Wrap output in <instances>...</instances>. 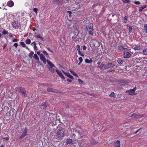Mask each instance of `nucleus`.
<instances>
[{
  "label": "nucleus",
  "instance_id": "f257e3e1",
  "mask_svg": "<svg viewBox=\"0 0 147 147\" xmlns=\"http://www.w3.org/2000/svg\"><path fill=\"white\" fill-rule=\"evenodd\" d=\"M47 62L48 65L46 66L49 70L52 73H54L55 69L53 67H55V66L48 59L47 60Z\"/></svg>",
  "mask_w": 147,
  "mask_h": 147
},
{
  "label": "nucleus",
  "instance_id": "f03ea898",
  "mask_svg": "<svg viewBox=\"0 0 147 147\" xmlns=\"http://www.w3.org/2000/svg\"><path fill=\"white\" fill-rule=\"evenodd\" d=\"M86 28L89 32V34L91 35H93L92 31L94 30L93 28V25L90 22L86 23Z\"/></svg>",
  "mask_w": 147,
  "mask_h": 147
},
{
  "label": "nucleus",
  "instance_id": "7ed1b4c3",
  "mask_svg": "<svg viewBox=\"0 0 147 147\" xmlns=\"http://www.w3.org/2000/svg\"><path fill=\"white\" fill-rule=\"evenodd\" d=\"M65 131V129L64 128H61L60 129L58 132V138H60L64 136V132Z\"/></svg>",
  "mask_w": 147,
  "mask_h": 147
},
{
  "label": "nucleus",
  "instance_id": "20e7f679",
  "mask_svg": "<svg viewBox=\"0 0 147 147\" xmlns=\"http://www.w3.org/2000/svg\"><path fill=\"white\" fill-rule=\"evenodd\" d=\"M143 115H140V114L133 113L131 116V117L133 118L139 119L143 117Z\"/></svg>",
  "mask_w": 147,
  "mask_h": 147
},
{
  "label": "nucleus",
  "instance_id": "39448f33",
  "mask_svg": "<svg viewBox=\"0 0 147 147\" xmlns=\"http://www.w3.org/2000/svg\"><path fill=\"white\" fill-rule=\"evenodd\" d=\"M115 65L114 62L112 63H108L107 65H106L104 66V69L109 68L111 67H113Z\"/></svg>",
  "mask_w": 147,
  "mask_h": 147
},
{
  "label": "nucleus",
  "instance_id": "423d86ee",
  "mask_svg": "<svg viewBox=\"0 0 147 147\" xmlns=\"http://www.w3.org/2000/svg\"><path fill=\"white\" fill-rule=\"evenodd\" d=\"M12 25L16 29H18L19 28L20 24L18 21H14L12 23Z\"/></svg>",
  "mask_w": 147,
  "mask_h": 147
},
{
  "label": "nucleus",
  "instance_id": "0eeeda50",
  "mask_svg": "<svg viewBox=\"0 0 147 147\" xmlns=\"http://www.w3.org/2000/svg\"><path fill=\"white\" fill-rule=\"evenodd\" d=\"M40 60L43 61L44 64H45L46 63V58L42 54H41L40 56Z\"/></svg>",
  "mask_w": 147,
  "mask_h": 147
},
{
  "label": "nucleus",
  "instance_id": "6e6552de",
  "mask_svg": "<svg viewBox=\"0 0 147 147\" xmlns=\"http://www.w3.org/2000/svg\"><path fill=\"white\" fill-rule=\"evenodd\" d=\"M136 89V88L135 87L134 88L132 89H130L128 90L127 92H128L130 95H132Z\"/></svg>",
  "mask_w": 147,
  "mask_h": 147
},
{
  "label": "nucleus",
  "instance_id": "1a4fd4ad",
  "mask_svg": "<svg viewBox=\"0 0 147 147\" xmlns=\"http://www.w3.org/2000/svg\"><path fill=\"white\" fill-rule=\"evenodd\" d=\"M123 57L124 58H128L131 56V54L128 52H124Z\"/></svg>",
  "mask_w": 147,
  "mask_h": 147
},
{
  "label": "nucleus",
  "instance_id": "9d476101",
  "mask_svg": "<svg viewBox=\"0 0 147 147\" xmlns=\"http://www.w3.org/2000/svg\"><path fill=\"white\" fill-rule=\"evenodd\" d=\"M57 73L58 74L59 76L63 79H65V77L62 74V73L61 72L59 71L57 69H56L55 70Z\"/></svg>",
  "mask_w": 147,
  "mask_h": 147
},
{
  "label": "nucleus",
  "instance_id": "9b49d317",
  "mask_svg": "<svg viewBox=\"0 0 147 147\" xmlns=\"http://www.w3.org/2000/svg\"><path fill=\"white\" fill-rule=\"evenodd\" d=\"M62 71L68 77L70 78L71 79H74L73 77L69 73H66L64 71L62 70Z\"/></svg>",
  "mask_w": 147,
  "mask_h": 147
},
{
  "label": "nucleus",
  "instance_id": "f8f14e48",
  "mask_svg": "<svg viewBox=\"0 0 147 147\" xmlns=\"http://www.w3.org/2000/svg\"><path fill=\"white\" fill-rule=\"evenodd\" d=\"M66 142L67 144H73L74 143V141L73 140L69 138L67 139Z\"/></svg>",
  "mask_w": 147,
  "mask_h": 147
},
{
  "label": "nucleus",
  "instance_id": "ddd939ff",
  "mask_svg": "<svg viewBox=\"0 0 147 147\" xmlns=\"http://www.w3.org/2000/svg\"><path fill=\"white\" fill-rule=\"evenodd\" d=\"M53 2L56 4H61L62 3V1L61 0H53Z\"/></svg>",
  "mask_w": 147,
  "mask_h": 147
},
{
  "label": "nucleus",
  "instance_id": "4468645a",
  "mask_svg": "<svg viewBox=\"0 0 147 147\" xmlns=\"http://www.w3.org/2000/svg\"><path fill=\"white\" fill-rule=\"evenodd\" d=\"M120 141L119 140H117L114 144L115 147H120Z\"/></svg>",
  "mask_w": 147,
  "mask_h": 147
},
{
  "label": "nucleus",
  "instance_id": "2eb2a0df",
  "mask_svg": "<svg viewBox=\"0 0 147 147\" xmlns=\"http://www.w3.org/2000/svg\"><path fill=\"white\" fill-rule=\"evenodd\" d=\"M14 5V3L12 1H9L7 3V5L8 6L10 7H12Z\"/></svg>",
  "mask_w": 147,
  "mask_h": 147
},
{
  "label": "nucleus",
  "instance_id": "dca6fc26",
  "mask_svg": "<svg viewBox=\"0 0 147 147\" xmlns=\"http://www.w3.org/2000/svg\"><path fill=\"white\" fill-rule=\"evenodd\" d=\"M90 142L91 144L93 145H95L98 143V142L94 139H92L91 140Z\"/></svg>",
  "mask_w": 147,
  "mask_h": 147
},
{
  "label": "nucleus",
  "instance_id": "f3484780",
  "mask_svg": "<svg viewBox=\"0 0 147 147\" xmlns=\"http://www.w3.org/2000/svg\"><path fill=\"white\" fill-rule=\"evenodd\" d=\"M118 49L119 50H127L128 49L127 48H124L122 46H119L118 47Z\"/></svg>",
  "mask_w": 147,
  "mask_h": 147
},
{
  "label": "nucleus",
  "instance_id": "a211bd4d",
  "mask_svg": "<svg viewBox=\"0 0 147 147\" xmlns=\"http://www.w3.org/2000/svg\"><path fill=\"white\" fill-rule=\"evenodd\" d=\"M47 105V104L45 103L43 105L41 106V108L42 109H46V107Z\"/></svg>",
  "mask_w": 147,
  "mask_h": 147
},
{
  "label": "nucleus",
  "instance_id": "6ab92c4d",
  "mask_svg": "<svg viewBox=\"0 0 147 147\" xmlns=\"http://www.w3.org/2000/svg\"><path fill=\"white\" fill-rule=\"evenodd\" d=\"M34 58L35 59V60H36L37 61L39 60V57L38 55H37V54L36 53H35L34 55L33 56Z\"/></svg>",
  "mask_w": 147,
  "mask_h": 147
},
{
  "label": "nucleus",
  "instance_id": "aec40b11",
  "mask_svg": "<svg viewBox=\"0 0 147 147\" xmlns=\"http://www.w3.org/2000/svg\"><path fill=\"white\" fill-rule=\"evenodd\" d=\"M67 13H69V16H74L75 14V12H73L72 11H67Z\"/></svg>",
  "mask_w": 147,
  "mask_h": 147
},
{
  "label": "nucleus",
  "instance_id": "412c9836",
  "mask_svg": "<svg viewBox=\"0 0 147 147\" xmlns=\"http://www.w3.org/2000/svg\"><path fill=\"white\" fill-rule=\"evenodd\" d=\"M54 90L53 88H48L47 89V91L49 92H54Z\"/></svg>",
  "mask_w": 147,
  "mask_h": 147
},
{
  "label": "nucleus",
  "instance_id": "4be33fe9",
  "mask_svg": "<svg viewBox=\"0 0 147 147\" xmlns=\"http://www.w3.org/2000/svg\"><path fill=\"white\" fill-rule=\"evenodd\" d=\"M27 128L26 127H25L24 129V131H23V133L25 134H26V135H27Z\"/></svg>",
  "mask_w": 147,
  "mask_h": 147
},
{
  "label": "nucleus",
  "instance_id": "5701e85b",
  "mask_svg": "<svg viewBox=\"0 0 147 147\" xmlns=\"http://www.w3.org/2000/svg\"><path fill=\"white\" fill-rule=\"evenodd\" d=\"M92 61V60L91 59L90 60H89L87 59H86L85 60V62L88 63H90Z\"/></svg>",
  "mask_w": 147,
  "mask_h": 147
},
{
  "label": "nucleus",
  "instance_id": "b1692460",
  "mask_svg": "<svg viewBox=\"0 0 147 147\" xmlns=\"http://www.w3.org/2000/svg\"><path fill=\"white\" fill-rule=\"evenodd\" d=\"M22 96H24V97H26V92L25 91H22Z\"/></svg>",
  "mask_w": 147,
  "mask_h": 147
},
{
  "label": "nucleus",
  "instance_id": "393cba45",
  "mask_svg": "<svg viewBox=\"0 0 147 147\" xmlns=\"http://www.w3.org/2000/svg\"><path fill=\"white\" fill-rule=\"evenodd\" d=\"M134 49L135 50H139L141 49V47L139 46H136Z\"/></svg>",
  "mask_w": 147,
  "mask_h": 147
},
{
  "label": "nucleus",
  "instance_id": "a878e982",
  "mask_svg": "<svg viewBox=\"0 0 147 147\" xmlns=\"http://www.w3.org/2000/svg\"><path fill=\"white\" fill-rule=\"evenodd\" d=\"M33 54L34 52L33 51H32L31 52H30V53L29 54L28 56L30 58H32Z\"/></svg>",
  "mask_w": 147,
  "mask_h": 147
},
{
  "label": "nucleus",
  "instance_id": "bb28decb",
  "mask_svg": "<svg viewBox=\"0 0 147 147\" xmlns=\"http://www.w3.org/2000/svg\"><path fill=\"white\" fill-rule=\"evenodd\" d=\"M25 42L26 44L29 45L31 43V40L30 39H27L26 40Z\"/></svg>",
  "mask_w": 147,
  "mask_h": 147
},
{
  "label": "nucleus",
  "instance_id": "cd10ccee",
  "mask_svg": "<svg viewBox=\"0 0 147 147\" xmlns=\"http://www.w3.org/2000/svg\"><path fill=\"white\" fill-rule=\"evenodd\" d=\"M127 16H125L124 18V21L123 22L125 24H126L127 22Z\"/></svg>",
  "mask_w": 147,
  "mask_h": 147
},
{
  "label": "nucleus",
  "instance_id": "c85d7f7f",
  "mask_svg": "<svg viewBox=\"0 0 147 147\" xmlns=\"http://www.w3.org/2000/svg\"><path fill=\"white\" fill-rule=\"evenodd\" d=\"M109 96L111 97H115V94L113 92H112L111 94L109 95Z\"/></svg>",
  "mask_w": 147,
  "mask_h": 147
},
{
  "label": "nucleus",
  "instance_id": "c756f323",
  "mask_svg": "<svg viewBox=\"0 0 147 147\" xmlns=\"http://www.w3.org/2000/svg\"><path fill=\"white\" fill-rule=\"evenodd\" d=\"M20 45L22 46L23 47H26V45L24 42H20Z\"/></svg>",
  "mask_w": 147,
  "mask_h": 147
},
{
  "label": "nucleus",
  "instance_id": "7c9ffc66",
  "mask_svg": "<svg viewBox=\"0 0 147 147\" xmlns=\"http://www.w3.org/2000/svg\"><path fill=\"white\" fill-rule=\"evenodd\" d=\"M123 2L125 3H130V0H122Z\"/></svg>",
  "mask_w": 147,
  "mask_h": 147
},
{
  "label": "nucleus",
  "instance_id": "2f4dec72",
  "mask_svg": "<svg viewBox=\"0 0 147 147\" xmlns=\"http://www.w3.org/2000/svg\"><path fill=\"white\" fill-rule=\"evenodd\" d=\"M146 5H144L143 6H141L139 9H144L146 7Z\"/></svg>",
  "mask_w": 147,
  "mask_h": 147
},
{
  "label": "nucleus",
  "instance_id": "473e14b6",
  "mask_svg": "<svg viewBox=\"0 0 147 147\" xmlns=\"http://www.w3.org/2000/svg\"><path fill=\"white\" fill-rule=\"evenodd\" d=\"M143 53L144 55H147V49H144L143 51Z\"/></svg>",
  "mask_w": 147,
  "mask_h": 147
},
{
  "label": "nucleus",
  "instance_id": "72a5a7b5",
  "mask_svg": "<svg viewBox=\"0 0 147 147\" xmlns=\"http://www.w3.org/2000/svg\"><path fill=\"white\" fill-rule=\"evenodd\" d=\"M36 43H34V50H38V48L36 46Z\"/></svg>",
  "mask_w": 147,
  "mask_h": 147
},
{
  "label": "nucleus",
  "instance_id": "f704fd0d",
  "mask_svg": "<svg viewBox=\"0 0 147 147\" xmlns=\"http://www.w3.org/2000/svg\"><path fill=\"white\" fill-rule=\"evenodd\" d=\"M26 136V134H24L23 133L22 134L20 137V138L21 139H22L23 138H24L25 136Z\"/></svg>",
  "mask_w": 147,
  "mask_h": 147
},
{
  "label": "nucleus",
  "instance_id": "c9c22d12",
  "mask_svg": "<svg viewBox=\"0 0 147 147\" xmlns=\"http://www.w3.org/2000/svg\"><path fill=\"white\" fill-rule=\"evenodd\" d=\"M69 71L71 74H72L73 75L75 76H77V74H76L74 72H73L72 70L71 69H69Z\"/></svg>",
  "mask_w": 147,
  "mask_h": 147
},
{
  "label": "nucleus",
  "instance_id": "e433bc0d",
  "mask_svg": "<svg viewBox=\"0 0 147 147\" xmlns=\"http://www.w3.org/2000/svg\"><path fill=\"white\" fill-rule=\"evenodd\" d=\"M117 62L121 64L123 63L122 60L121 59H119L117 60Z\"/></svg>",
  "mask_w": 147,
  "mask_h": 147
},
{
  "label": "nucleus",
  "instance_id": "4c0bfd02",
  "mask_svg": "<svg viewBox=\"0 0 147 147\" xmlns=\"http://www.w3.org/2000/svg\"><path fill=\"white\" fill-rule=\"evenodd\" d=\"M78 80L80 84H82L83 83H84V82L80 79H78Z\"/></svg>",
  "mask_w": 147,
  "mask_h": 147
},
{
  "label": "nucleus",
  "instance_id": "58836bf2",
  "mask_svg": "<svg viewBox=\"0 0 147 147\" xmlns=\"http://www.w3.org/2000/svg\"><path fill=\"white\" fill-rule=\"evenodd\" d=\"M104 63H102L100 66V67L101 68H103V67H104V66H105V64H103Z\"/></svg>",
  "mask_w": 147,
  "mask_h": 147
},
{
  "label": "nucleus",
  "instance_id": "ea45409f",
  "mask_svg": "<svg viewBox=\"0 0 147 147\" xmlns=\"http://www.w3.org/2000/svg\"><path fill=\"white\" fill-rule=\"evenodd\" d=\"M35 37H36V38H41L42 37V36H40V34H39L37 35H35Z\"/></svg>",
  "mask_w": 147,
  "mask_h": 147
},
{
  "label": "nucleus",
  "instance_id": "a19ab883",
  "mask_svg": "<svg viewBox=\"0 0 147 147\" xmlns=\"http://www.w3.org/2000/svg\"><path fill=\"white\" fill-rule=\"evenodd\" d=\"M49 120L51 122H53L54 121V119L53 117H51L50 119V120Z\"/></svg>",
  "mask_w": 147,
  "mask_h": 147
},
{
  "label": "nucleus",
  "instance_id": "79ce46f5",
  "mask_svg": "<svg viewBox=\"0 0 147 147\" xmlns=\"http://www.w3.org/2000/svg\"><path fill=\"white\" fill-rule=\"evenodd\" d=\"M132 27L131 26H129V32H131L132 31Z\"/></svg>",
  "mask_w": 147,
  "mask_h": 147
},
{
  "label": "nucleus",
  "instance_id": "37998d69",
  "mask_svg": "<svg viewBox=\"0 0 147 147\" xmlns=\"http://www.w3.org/2000/svg\"><path fill=\"white\" fill-rule=\"evenodd\" d=\"M43 51V53L45 55H49L48 53L46 51Z\"/></svg>",
  "mask_w": 147,
  "mask_h": 147
},
{
  "label": "nucleus",
  "instance_id": "c03bdc74",
  "mask_svg": "<svg viewBox=\"0 0 147 147\" xmlns=\"http://www.w3.org/2000/svg\"><path fill=\"white\" fill-rule=\"evenodd\" d=\"M79 59L80 61V63H82L83 61V59L81 57H79Z\"/></svg>",
  "mask_w": 147,
  "mask_h": 147
},
{
  "label": "nucleus",
  "instance_id": "a18cd8bd",
  "mask_svg": "<svg viewBox=\"0 0 147 147\" xmlns=\"http://www.w3.org/2000/svg\"><path fill=\"white\" fill-rule=\"evenodd\" d=\"M19 40H18L17 39H15L13 40H12V41L13 42H17L19 41Z\"/></svg>",
  "mask_w": 147,
  "mask_h": 147
},
{
  "label": "nucleus",
  "instance_id": "49530a36",
  "mask_svg": "<svg viewBox=\"0 0 147 147\" xmlns=\"http://www.w3.org/2000/svg\"><path fill=\"white\" fill-rule=\"evenodd\" d=\"M7 31H6L4 29V31L3 32V34L5 35L6 34H7Z\"/></svg>",
  "mask_w": 147,
  "mask_h": 147
},
{
  "label": "nucleus",
  "instance_id": "de8ad7c7",
  "mask_svg": "<svg viewBox=\"0 0 147 147\" xmlns=\"http://www.w3.org/2000/svg\"><path fill=\"white\" fill-rule=\"evenodd\" d=\"M78 54L82 56H84V55L82 54L80 51H79L78 52Z\"/></svg>",
  "mask_w": 147,
  "mask_h": 147
},
{
  "label": "nucleus",
  "instance_id": "09e8293b",
  "mask_svg": "<svg viewBox=\"0 0 147 147\" xmlns=\"http://www.w3.org/2000/svg\"><path fill=\"white\" fill-rule=\"evenodd\" d=\"M134 3L138 5L140 4V2L138 1H136Z\"/></svg>",
  "mask_w": 147,
  "mask_h": 147
},
{
  "label": "nucleus",
  "instance_id": "8fccbe9b",
  "mask_svg": "<svg viewBox=\"0 0 147 147\" xmlns=\"http://www.w3.org/2000/svg\"><path fill=\"white\" fill-rule=\"evenodd\" d=\"M76 49H80V46L79 45H77L76 46Z\"/></svg>",
  "mask_w": 147,
  "mask_h": 147
},
{
  "label": "nucleus",
  "instance_id": "3c124183",
  "mask_svg": "<svg viewBox=\"0 0 147 147\" xmlns=\"http://www.w3.org/2000/svg\"><path fill=\"white\" fill-rule=\"evenodd\" d=\"M86 48L87 47H86V46L85 45H84L83 47V49L84 50H85L86 49Z\"/></svg>",
  "mask_w": 147,
  "mask_h": 147
},
{
  "label": "nucleus",
  "instance_id": "603ef678",
  "mask_svg": "<svg viewBox=\"0 0 147 147\" xmlns=\"http://www.w3.org/2000/svg\"><path fill=\"white\" fill-rule=\"evenodd\" d=\"M13 46H14L15 47L17 48L18 46V44L16 43H15L14 45Z\"/></svg>",
  "mask_w": 147,
  "mask_h": 147
},
{
  "label": "nucleus",
  "instance_id": "864d4df0",
  "mask_svg": "<svg viewBox=\"0 0 147 147\" xmlns=\"http://www.w3.org/2000/svg\"><path fill=\"white\" fill-rule=\"evenodd\" d=\"M18 90L20 92H21V91H22V88L21 87H20Z\"/></svg>",
  "mask_w": 147,
  "mask_h": 147
},
{
  "label": "nucleus",
  "instance_id": "5fc2aeb1",
  "mask_svg": "<svg viewBox=\"0 0 147 147\" xmlns=\"http://www.w3.org/2000/svg\"><path fill=\"white\" fill-rule=\"evenodd\" d=\"M37 53L40 56V55L41 54L40 53V52L39 51H38L37 52Z\"/></svg>",
  "mask_w": 147,
  "mask_h": 147
},
{
  "label": "nucleus",
  "instance_id": "6e6d98bb",
  "mask_svg": "<svg viewBox=\"0 0 147 147\" xmlns=\"http://www.w3.org/2000/svg\"><path fill=\"white\" fill-rule=\"evenodd\" d=\"M42 41H44V38L42 37H41V38H40Z\"/></svg>",
  "mask_w": 147,
  "mask_h": 147
},
{
  "label": "nucleus",
  "instance_id": "4d7b16f0",
  "mask_svg": "<svg viewBox=\"0 0 147 147\" xmlns=\"http://www.w3.org/2000/svg\"><path fill=\"white\" fill-rule=\"evenodd\" d=\"M67 80L70 82H72V80H70L69 78H68L67 79Z\"/></svg>",
  "mask_w": 147,
  "mask_h": 147
},
{
  "label": "nucleus",
  "instance_id": "13d9d810",
  "mask_svg": "<svg viewBox=\"0 0 147 147\" xmlns=\"http://www.w3.org/2000/svg\"><path fill=\"white\" fill-rule=\"evenodd\" d=\"M141 129V128L140 129H138V130H137L136 131L135 133H134V134H137L140 130Z\"/></svg>",
  "mask_w": 147,
  "mask_h": 147
},
{
  "label": "nucleus",
  "instance_id": "bf43d9fd",
  "mask_svg": "<svg viewBox=\"0 0 147 147\" xmlns=\"http://www.w3.org/2000/svg\"><path fill=\"white\" fill-rule=\"evenodd\" d=\"M47 49H48V50L49 51H50L51 52H52V53L53 52V51L52 50H51V49L49 48H47Z\"/></svg>",
  "mask_w": 147,
  "mask_h": 147
},
{
  "label": "nucleus",
  "instance_id": "052dcab7",
  "mask_svg": "<svg viewBox=\"0 0 147 147\" xmlns=\"http://www.w3.org/2000/svg\"><path fill=\"white\" fill-rule=\"evenodd\" d=\"M115 71V70L113 69L110 70L109 71V72H114Z\"/></svg>",
  "mask_w": 147,
  "mask_h": 147
},
{
  "label": "nucleus",
  "instance_id": "680f3d73",
  "mask_svg": "<svg viewBox=\"0 0 147 147\" xmlns=\"http://www.w3.org/2000/svg\"><path fill=\"white\" fill-rule=\"evenodd\" d=\"M9 36L10 37H11L13 36L12 34H11L10 33L9 34Z\"/></svg>",
  "mask_w": 147,
  "mask_h": 147
},
{
  "label": "nucleus",
  "instance_id": "e2e57ef3",
  "mask_svg": "<svg viewBox=\"0 0 147 147\" xmlns=\"http://www.w3.org/2000/svg\"><path fill=\"white\" fill-rule=\"evenodd\" d=\"M144 27L145 28H147V24H144Z\"/></svg>",
  "mask_w": 147,
  "mask_h": 147
},
{
  "label": "nucleus",
  "instance_id": "0e129e2a",
  "mask_svg": "<svg viewBox=\"0 0 147 147\" xmlns=\"http://www.w3.org/2000/svg\"><path fill=\"white\" fill-rule=\"evenodd\" d=\"M34 11L35 13H36V14H37V11L38 10H33Z\"/></svg>",
  "mask_w": 147,
  "mask_h": 147
},
{
  "label": "nucleus",
  "instance_id": "69168bd1",
  "mask_svg": "<svg viewBox=\"0 0 147 147\" xmlns=\"http://www.w3.org/2000/svg\"><path fill=\"white\" fill-rule=\"evenodd\" d=\"M9 138L8 137H6L4 138V139H5L6 140H7L9 139Z\"/></svg>",
  "mask_w": 147,
  "mask_h": 147
},
{
  "label": "nucleus",
  "instance_id": "338daca9",
  "mask_svg": "<svg viewBox=\"0 0 147 147\" xmlns=\"http://www.w3.org/2000/svg\"><path fill=\"white\" fill-rule=\"evenodd\" d=\"M58 65H59V66H60V67H62L63 68H64L63 67L62 65H60L59 64H58Z\"/></svg>",
  "mask_w": 147,
  "mask_h": 147
},
{
  "label": "nucleus",
  "instance_id": "774afa93",
  "mask_svg": "<svg viewBox=\"0 0 147 147\" xmlns=\"http://www.w3.org/2000/svg\"><path fill=\"white\" fill-rule=\"evenodd\" d=\"M97 64H98V65H100V62L99 61H98V62H97Z\"/></svg>",
  "mask_w": 147,
  "mask_h": 147
}]
</instances>
